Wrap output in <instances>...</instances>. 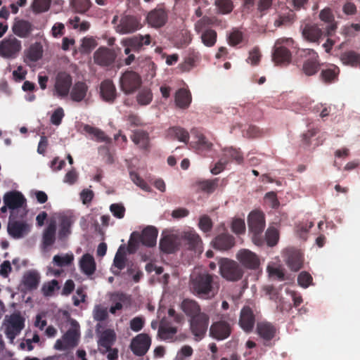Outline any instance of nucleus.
<instances>
[{
  "mask_svg": "<svg viewBox=\"0 0 360 360\" xmlns=\"http://www.w3.org/2000/svg\"><path fill=\"white\" fill-rule=\"evenodd\" d=\"M214 276L207 272L193 276L191 285L194 294L201 298H210L214 295Z\"/></svg>",
  "mask_w": 360,
  "mask_h": 360,
  "instance_id": "nucleus-1",
  "label": "nucleus"
},
{
  "mask_svg": "<svg viewBox=\"0 0 360 360\" xmlns=\"http://www.w3.org/2000/svg\"><path fill=\"white\" fill-rule=\"evenodd\" d=\"M158 231L153 226H147L140 233L134 231L131 234L128 244V251L130 253L135 252L139 245V243L147 246L153 247L156 245Z\"/></svg>",
  "mask_w": 360,
  "mask_h": 360,
  "instance_id": "nucleus-2",
  "label": "nucleus"
},
{
  "mask_svg": "<svg viewBox=\"0 0 360 360\" xmlns=\"http://www.w3.org/2000/svg\"><path fill=\"white\" fill-rule=\"evenodd\" d=\"M248 224L254 244L257 246L264 245L263 232L266 224L264 213L258 210L251 212L248 217Z\"/></svg>",
  "mask_w": 360,
  "mask_h": 360,
  "instance_id": "nucleus-3",
  "label": "nucleus"
},
{
  "mask_svg": "<svg viewBox=\"0 0 360 360\" xmlns=\"http://www.w3.org/2000/svg\"><path fill=\"white\" fill-rule=\"evenodd\" d=\"M3 200L4 203L11 210V219H23L27 215V211L22 208L26 199L20 192H7L4 194Z\"/></svg>",
  "mask_w": 360,
  "mask_h": 360,
  "instance_id": "nucleus-4",
  "label": "nucleus"
},
{
  "mask_svg": "<svg viewBox=\"0 0 360 360\" xmlns=\"http://www.w3.org/2000/svg\"><path fill=\"white\" fill-rule=\"evenodd\" d=\"M221 276L229 281H238L244 274L242 266L236 261L221 258L218 262Z\"/></svg>",
  "mask_w": 360,
  "mask_h": 360,
  "instance_id": "nucleus-5",
  "label": "nucleus"
},
{
  "mask_svg": "<svg viewBox=\"0 0 360 360\" xmlns=\"http://www.w3.org/2000/svg\"><path fill=\"white\" fill-rule=\"evenodd\" d=\"M291 38H281L276 40L272 53V60L276 65H287L291 61L292 54L285 46H291Z\"/></svg>",
  "mask_w": 360,
  "mask_h": 360,
  "instance_id": "nucleus-6",
  "label": "nucleus"
},
{
  "mask_svg": "<svg viewBox=\"0 0 360 360\" xmlns=\"http://www.w3.org/2000/svg\"><path fill=\"white\" fill-rule=\"evenodd\" d=\"M22 42L14 35H8L0 41V56L4 59L13 60L22 51Z\"/></svg>",
  "mask_w": 360,
  "mask_h": 360,
  "instance_id": "nucleus-7",
  "label": "nucleus"
},
{
  "mask_svg": "<svg viewBox=\"0 0 360 360\" xmlns=\"http://www.w3.org/2000/svg\"><path fill=\"white\" fill-rule=\"evenodd\" d=\"M210 324V316L205 313L192 317L189 319V328L196 341H200L205 336Z\"/></svg>",
  "mask_w": 360,
  "mask_h": 360,
  "instance_id": "nucleus-8",
  "label": "nucleus"
},
{
  "mask_svg": "<svg viewBox=\"0 0 360 360\" xmlns=\"http://www.w3.org/2000/svg\"><path fill=\"white\" fill-rule=\"evenodd\" d=\"M141 76L132 70L125 71L120 79L121 90L127 95L132 94L141 86Z\"/></svg>",
  "mask_w": 360,
  "mask_h": 360,
  "instance_id": "nucleus-9",
  "label": "nucleus"
},
{
  "mask_svg": "<svg viewBox=\"0 0 360 360\" xmlns=\"http://www.w3.org/2000/svg\"><path fill=\"white\" fill-rule=\"evenodd\" d=\"M299 55L305 58L302 70L307 76H312L317 73L320 69L319 55L313 49H307L299 51Z\"/></svg>",
  "mask_w": 360,
  "mask_h": 360,
  "instance_id": "nucleus-10",
  "label": "nucleus"
},
{
  "mask_svg": "<svg viewBox=\"0 0 360 360\" xmlns=\"http://www.w3.org/2000/svg\"><path fill=\"white\" fill-rule=\"evenodd\" d=\"M72 86V76L66 72H59L55 79L54 95L61 98L68 96Z\"/></svg>",
  "mask_w": 360,
  "mask_h": 360,
  "instance_id": "nucleus-11",
  "label": "nucleus"
},
{
  "mask_svg": "<svg viewBox=\"0 0 360 360\" xmlns=\"http://www.w3.org/2000/svg\"><path fill=\"white\" fill-rule=\"evenodd\" d=\"M256 330L257 335L262 339L264 346H273L271 340L276 337L277 333L275 326L267 321L258 322Z\"/></svg>",
  "mask_w": 360,
  "mask_h": 360,
  "instance_id": "nucleus-12",
  "label": "nucleus"
},
{
  "mask_svg": "<svg viewBox=\"0 0 360 360\" xmlns=\"http://www.w3.org/2000/svg\"><path fill=\"white\" fill-rule=\"evenodd\" d=\"M236 259L243 267L248 269L255 270L260 265L259 257L248 249L240 250L236 254Z\"/></svg>",
  "mask_w": 360,
  "mask_h": 360,
  "instance_id": "nucleus-13",
  "label": "nucleus"
},
{
  "mask_svg": "<svg viewBox=\"0 0 360 360\" xmlns=\"http://www.w3.org/2000/svg\"><path fill=\"white\" fill-rule=\"evenodd\" d=\"M150 344L151 340L149 335L141 333L132 340L130 347L135 355L142 356L147 353Z\"/></svg>",
  "mask_w": 360,
  "mask_h": 360,
  "instance_id": "nucleus-14",
  "label": "nucleus"
},
{
  "mask_svg": "<svg viewBox=\"0 0 360 360\" xmlns=\"http://www.w3.org/2000/svg\"><path fill=\"white\" fill-rule=\"evenodd\" d=\"M117 54L115 50L100 47L94 53V60L96 64L101 66H109L115 62Z\"/></svg>",
  "mask_w": 360,
  "mask_h": 360,
  "instance_id": "nucleus-15",
  "label": "nucleus"
},
{
  "mask_svg": "<svg viewBox=\"0 0 360 360\" xmlns=\"http://www.w3.org/2000/svg\"><path fill=\"white\" fill-rule=\"evenodd\" d=\"M231 333V326L226 321L220 320L214 322L210 328V335L217 340L228 338Z\"/></svg>",
  "mask_w": 360,
  "mask_h": 360,
  "instance_id": "nucleus-16",
  "label": "nucleus"
},
{
  "mask_svg": "<svg viewBox=\"0 0 360 360\" xmlns=\"http://www.w3.org/2000/svg\"><path fill=\"white\" fill-rule=\"evenodd\" d=\"M151 43V37L150 34H136L131 37L126 38L122 41L123 46L131 47L133 51L139 53L144 49L145 46H148Z\"/></svg>",
  "mask_w": 360,
  "mask_h": 360,
  "instance_id": "nucleus-17",
  "label": "nucleus"
},
{
  "mask_svg": "<svg viewBox=\"0 0 360 360\" xmlns=\"http://www.w3.org/2000/svg\"><path fill=\"white\" fill-rule=\"evenodd\" d=\"M140 28V23L136 18L131 15H124L121 18L120 23L116 27V31L125 34L134 32Z\"/></svg>",
  "mask_w": 360,
  "mask_h": 360,
  "instance_id": "nucleus-18",
  "label": "nucleus"
},
{
  "mask_svg": "<svg viewBox=\"0 0 360 360\" xmlns=\"http://www.w3.org/2000/svg\"><path fill=\"white\" fill-rule=\"evenodd\" d=\"M17 219H11L8 224V233L13 238H21L30 231L29 225L26 222L19 221Z\"/></svg>",
  "mask_w": 360,
  "mask_h": 360,
  "instance_id": "nucleus-19",
  "label": "nucleus"
},
{
  "mask_svg": "<svg viewBox=\"0 0 360 360\" xmlns=\"http://www.w3.org/2000/svg\"><path fill=\"white\" fill-rule=\"evenodd\" d=\"M255 324V316L250 307H244L240 311L239 325L245 333H251Z\"/></svg>",
  "mask_w": 360,
  "mask_h": 360,
  "instance_id": "nucleus-20",
  "label": "nucleus"
},
{
  "mask_svg": "<svg viewBox=\"0 0 360 360\" xmlns=\"http://www.w3.org/2000/svg\"><path fill=\"white\" fill-rule=\"evenodd\" d=\"M304 258L302 252L293 248L286 250V264L290 270L298 271L303 266Z\"/></svg>",
  "mask_w": 360,
  "mask_h": 360,
  "instance_id": "nucleus-21",
  "label": "nucleus"
},
{
  "mask_svg": "<svg viewBox=\"0 0 360 360\" xmlns=\"http://www.w3.org/2000/svg\"><path fill=\"white\" fill-rule=\"evenodd\" d=\"M147 21L153 27H161L167 21V13L164 8H155L148 14Z\"/></svg>",
  "mask_w": 360,
  "mask_h": 360,
  "instance_id": "nucleus-22",
  "label": "nucleus"
},
{
  "mask_svg": "<svg viewBox=\"0 0 360 360\" xmlns=\"http://www.w3.org/2000/svg\"><path fill=\"white\" fill-rule=\"evenodd\" d=\"M24 319L20 315H12L6 330V336L13 340L24 328Z\"/></svg>",
  "mask_w": 360,
  "mask_h": 360,
  "instance_id": "nucleus-23",
  "label": "nucleus"
},
{
  "mask_svg": "<svg viewBox=\"0 0 360 360\" xmlns=\"http://www.w3.org/2000/svg\"><path fill=\"white\" fill-rule=\"evenodd\" d=\"M100 94L105 102L112 103L115 101L117 97V90L112 80L105 79L101 83Z\"/></svg>",
  "mask_w": 360,
  "mask_h": 360,
  "instance_id": "nucleus-24",
  "label": "nucleus"
},
{
  "mask_svg": "<svg viewBox=\"0 0 360 360\" xmlns=\"http://www.w3.org/2000/svg\"><path fill=\"white\" fill-rule=\"evenodd\" d=\"M180 308L189 319L202 312L198 302L188 298L183 300L180 304Z\"/></svg>",
  "mask_w": 360,
  "mask_h": 360,
  "instance_id": "nucleus-25",
  "label": "nucleus"
},
{
  "mask_svg": "<svg viewBox=\"0 0 360 360\" xmlns=\"http://www.w3.org/2000/svg\"><path fill=\"white\" fill-rule=\"evenodd\" d=\"M12 30L14 34L20 38H27L30 34L32 30V24L25 20H15Z\"/></svg>",
  "mask_w": 360,
  "mask_h": 360,
  "instance_id": "nucleus-26",
  "label": "nucleus"
},
{
  "mask_svg": "<svg viewBox=\"0 0 360 360\" xmlns=\"http://www.w3.org/2000/svg\"><path fill=\"white\" fill-rule=\"evenodd\" d=\"M234 245V238L228 233H222L217 236L213 241L214 248L219 250H228L233 247Z\"/></svg>",
  "mask_w": 360,
  "mask_h": 360,
  "instance_id": "nucleus-27",
  "label": "nucleus"
},
{
  "mask_svg": "<svg viewBox=\"0 0 360 360\" xmlns=\"http://www.w3.org/2000/svg\"><path fill=\"white\" fill-rule=\"evenodd\" d=\"M177 333V328L170 326L169 323L162 319L158 329V336L163 340H172Z\"/></svg>",
  "mask_w": 360,
  "mask_h": 360,
  "instance_id": "nucleus-28",
  "label": "nucleus"
},
{
  "mask_svg": "<svg viewBox=\"0 0 360 360\" xmlns=\"http://www.w3.org/2000/svg\"><path fill=\"white\" fill-rule=\"evenodd\" d=\"M79 268L86 276L93 275L96 269L94 258L89 253L84 254L79 260Z\"/></svg>",
  "mask_w": 360,
  "mask_h": 360,
  "instance_id": "nucleus-29",
  "label": "nucleus"
},
{
  "mask_svg": "<svg viewBox=\"0 0 360 360\" xmlns=\"http://www.w3.org/2000/svg\"><path fill=\"white\" fill-rule=\"evenodd\" d=\"M89 86L84 82H77L72 86L70 98L73 101L81 102L83 101L88 92Z\"/></svg>",
  "mask_w": 360,
  "mask_h": 360,
  "instance_id": "nucleus-30",
  "label": "nucleus"
},
{
  "mask_svg": "<svg viewBox=\"0 0 360 360\" xmlns=\"http://www.w3.org/2000/svg\"><path fill=\"white\" fill-rule=\"evenodd\" d=\"M132 141L141 150L148 151L150 149V139L148 133L143 130L134 131L131 136Z\"/></svg>",
  "mask_w": 360,
  "mask_h": 360,
  "instance_id": "nucleus-31",
  "label": "nucleus"
},
{
  "mask_svg": "<svg viewBox=\"0 0 360 360\" xmlns=\"http://www.w3.org/2000/svg\"><path fill=\"white\" fill-rule=\"evenodd\" d=\"M192 97L189 90L179 89L175 94V103L181 109H187L191 103Z\"/></svg>",
  "mask_w": 360,
  "mask_h": 360,
  "instance_id": "nucleus-32",
  "label": "nucleus"
},
{
  "mask_svg": "<svg viewBox=\"0 0 360 360\" xmlns=\"http://www.w3.org/2000/svg\"><path fill=\"white\" fill-rule=\"evenodd\" d=\"M184 239L187 242L188 248L195 251H201L202 240L200 236L193 230L184 233Z\"/></svg>",
  "mask_w": 360,
  "mask_h": 360,
  "instance_id": "nucleus-33",
  "label": "nucleus"
},
{
  "mask_svg": "<svg viewBox=\"0 0 360 360\" xmlns=\"http://www.w3.org/2000/svg\"><path fill=\"white\" fill-rule=\"evenodd\" d=\"M56 224L55 222H51L45 229L42 236V245L44 248H47L56 241Z\"/></svg>",
  "mask_w": 360,
  "mask_h": 360,
  "instance_id": "nucleus-34",
  "label": "nucleus"
},
{
  "mask_svg": "<svg viewBox=\"0 0 360 360\" xmlns=\"http://www.w3.org/2000/svg\"><path fill=\"white\" fill-rule=\"evenodd\" d=\"M83 130L86 134L93 136V138L98 142L111 143V139L105 135V132L101 129L92 127L89 124H84Z\"/></svg>",
  "mask_w": 360,
  "mask_h": 360,
  "instance_id": "nucleus-35",
  "label": "nucleus"
},
{
  "mask_svg": "<svg viewBox=\"0 0 360 360\" xmlns=\"http://www.w3.org/2000/svg\"><path fill=\"white\" fill-rule=\"evenodd\" d=\"M40 281V276L35 271H30L23 276V284L27 290H32L37 288Z\"/></svg>",
  "mask_w": 360,
  "mask_h": 360,
  "instance_id": "nucleus-36",
  "label": "nucleus"
},
{
  "mask_svg": "<svg viewBox=\"0 0 360 360\" xmlns=\"http://www.w3.org/2000/svg\"><path fill=\"white\" fill-rule=\"evenodd\" d=\"M167 136L172 139H177L179 141L187 143L189 140V134L181 127H169L167 131Z\"/></svg>",
  "mask_w": 360,
  "mask_h": 360,
  "instance_id": "nucleus-37",
  "label": "nucleus"
},
{
  "mask_svg": "<svg viewBox=\"0 0 360 360\" xmlns=\"http://www.w3.org/2000/svg\"><path fill=\"white\" fill-rule=\"evenodd\" d=\"M43 55L42 45L35 42L30 45L25 52V57L31 62H37L41 58Z\"/></svg>",
  "mask_w": 360,
  "mask_h": 360,
  "instance_id": "nucleus-38",
  "label": "nucleus"
},
{
  "mask_svg": "<svg viewBox=\"0 0 360 360\" xmlns=\"http://www.w3.org/2000/svg\"><path fill=\"white\" fill-rule=\"evenodd\" d=\"M339 73V68L336 65H331L326 69L322 70L320 77L323 82L330 84L338 79Z\"/></svg>",
  "mask_w": 360,
  "mask_h": 360,
  "instance_id": "nucleus-39",
  "label": "nucleus"
},
{
  "mask_svg": "<svg viewBox=\"0 0 360 360\" xmlns=\"http://www.w3.org/2000/svg\"><path fill=\"white\" fill-rule=\"evenodd\" d=\"M340 60L345 65L356 67L360 65V54L354 51H347L340 55Z\"/></svg>",
  "mask_w": 360,
  "mask_h": 360,
  "instance_id": "nucleus-40",
  "label": "nucleus"
},
{
  "mask_svg": "<svg viewBox=\"0 0 360 360\" xmlns=\"http://www.w3.org/2000/svg\"><path fill=\"white\" fill-rule=\"evenodd\" d=\"M115 333L113 330L107 329L104 330L98 340V345L105 349H110L115 341Z\"/></svg>",
  "mask_w": 360,
  "mask_h": 360,
  "instance_id": "nucleus-41",
  "label": "nucleus"
},
{
  "mask_svg": "<svg viewBox=\"0 0 360 360\" xmlns=\"http://www.w3.org/2000/svg\"><path fill=\"white\" fill-rule=\"evenodd\" d=\"M320 19L327 23H328L326 27V33L328 35H332L333 32H334L336 25L330 23L333 20V15L330 11V8H324L320 12L319 14Z\"/></svg>",
  "mask_w": 360,
  "mask_h": 360,
  "instance_id": "nucleus-42",
  "label": "nucleus"
},
{
  "mask_svg": "<svg viewBox=\"0 0 360 360\" xmlns=\"http://www.w3.org/2000/svg\"><path fill=\"white\" fill-rule=\"evenodd\" d=\"M219 181V178H214L213 179H207L198 181L197 185L198 186V189L201 191L207 193H212L218 187Z\"/></svg>",
  "mask_w": 360,
  "mask_h": 360,
  "instance_id": "nucleus-43",
  "label": "nucleus"
},
{
  "mask_svg": "<svg viewBox=\"0 0 360 360\" xmlns=\"http://www.w3.org/2000/svg\"><path fill=\"white\" fill-rule=\"evenodd\" d=\"M323 32L315 25H306L302 31V34L307 39L315 41L322 35Z\"/></svg>",
  "mask_w": 360,
  "mask_h": 360,
  "instance_id": "nucleus-44",
  "label": "nucleus"
},
{
  "mask_svg": "<svg viewBox=\"0 0 360 360\" xmlns=\"http://www.w3.org/2000/svg\"><path fill=\"white\" fill-rule=\"evenodd\" d=\"M202 43L207 47H212L215 45L217 39V33L212 29H207L201 33Z\"/></svg>",
  "mask_w": 360,
  "mask_h": 360,
  "instance_id": "nucleus-45",
  "label": "nucleus"
},
{
  "mask_svg": "<svg viewBox=\"0 0 360 360\" xmlns=\"http://www.w3.org/2000/svg\"><path fill=\"white\" fill-rule=\"evenodd\" d=\"M72 221L68 217H63L60 221L58 238L59 240H65L71 233Z\"/></svg>",
  "mask_w": 360,
  "mask_h": 360,
  "instance_id": "nucleus-46",
  "label": "nucleus"
},
{
  "mask_svg": "<svg viewBox=\"0 0 360 360\" xmlns=\"http://www.w3.org/2000/svg\"><path fill=\"white\" fill-rule=\"evenodd\" d=\"M79 333L77 329L70 328L63 335V339L67 346L71 349L78 345Z\"/></svg>",
  "mask_w": 360,
  "mask_h": 360,
  "instance_id": "nucleus-47",
  "label": "nucleus"
},
{
  "mask_svg": "<svg viewBox=\"0 0 360 360\" xmlns=\"http://www.w3.org/2000/svg\"><path fill=\"white\" fill-rule=\"evenodd\" d=\"M214 6L217 13L223 15L231 13L234 8L231 0H215Z\"/></svg>",
  "mask_w": 360,
  "mask_h": 360,
  "instance_id": "nucleus-48",
  "label": "nucleus"
},
{
  "mask_svg": "<svg viewBox=\"0 0 360 360\" xmlns=\"http://www.w3.org/2000/svg\"><path fill=\"white\" fill-rule=\"evenodd\" d=\"M153 100V93L149 88L143 87L139 91L136 101L141 105H146L150 103Z\"/></svg>",
  "mask_w": 360,
  "mask_h": 360,
  "instance_id": "nucleus-49",
  "label": "nucleus"
},
{
  "mask_svg": "<svg viewBox=\"0 0 360 360\" xmlns=\"http://www.w3.org/2000/svg\"><path fill=\"white\" fill-rule=\"evenodd\" d=\"M196 139L195 146L198 150L205 152L212 150L213 144L202 134H197Z\"/></svg>",
  "mask_w": 360,
  "mask_h": 360,
  "instance_id": "nucleus-50",
  "label": "nucleus"
},
{
  "mask_svg": "<svg viewBox=\"0 0 360 360\" xmlns=\"http://www.w3.org/2000/svg\"><path fill=\"white\" fill-rule=\"evenodd\" d=\"M295 21V14L290 11L287 14L280 15L274 21L276 27H287L291 25Z\"/></svg>",
  "mask_w": 360,
  "mask_h": 360,
  "instance_id": "nucleus-51",
  "label": "nucleus"
},
{
  "mask_svg": "<svg viewBox=\"0 0 360 360\" xmlns=\"http://www.w3.org/2000/svg\"><path fill=\"white\" fill-rule=\"evenodd\" d=\"M278 233L274 228H269L264 235V245L269 247L276 245L278 241Z\"/></svg>",
  "mask_w": 360,
  "mask_h": 360,
  "instance_id": "nucleus-52",
  "label": "nucleus"
},
{
  "mask_svg": "<svg viewBox=\"0 0 360 360\" xmlns=\"http://www.w3.org/2000/svg\"><path fill=\"white\" fill-rule=\"evenodd\" d=\"M74 260V255L71 254H65L64 255H55L53 258V262L58 266L63 267L69 266Z\"/></svg>",
  "mask_w": 360,
  "mask_h": 360,
  "instance_id": "nucleus-53",
  "label": "nucleus"
},
{
  "mask_svg": "<svg viewBox=\"0 0 360 360\" xmlns=\"http://www.w3.org/2000/svg\"><path fill=\"white\" fill-rule=\"evenodd\" d=\"M160 248L165 253H172L175 251L176 246L170 237L165 236L160 241Z\"/></svg>",
  "mask_w": 360,
  "mask_h": 360,
  "instance_id": "nucleus-54",
  "label": "nucleus"
},
{
  "mask_svg": "<svg viewBox=\"0 0 360 360\" xmlns=\"http://www.w3.org/2000/svg\"><path fill=\"white\" fill-rule=\"evenodd\" d=\"M59 283L57 280H52L49 282L44 283L41 288V292L44 296H51L54 291L59 289Z\"/></svg>",
  "mask_w": 360,
  "mask_h": 360,
  "instance_id": "nucleus-55",
  "label": "nucleus"
},
{
  "mask_svg": "<svg viewBox=\"0 0 360 360\" xmlns=\"http://www.w3.org/2000/svg\"><path fill=\"white\" fill-rule=\"evenodd\" d=\"M212 24V20L207 17L203 16L202 18L198 20L195 24V31L198 34H201L205 30L209 29L208 26Z\"/></svg>",
  "mask_w": 360,
  "mask_h": 360,
  "instance_id": "nucleus-56",
  "label": "nucleus"
},
{
  "mask_svg": "<svg viewBox=\"0 0 360 360\" xmlns=\"http://www.w3.org/2000/svg\"><path fill=\"white\" fill-rule=\"evenodd\" d=\"M224 155L225 157L224 159H226L228 160L229 159L233 160L238 164H240L243 160V155L240 153V151L232 148L226 149L224 150Z\"/></svg>",
  "mask_w": 360,
  "mask_h": 360,
  "instance_id": "nucleus-57",
  "label": "nucleus"
},
{
  "mask_svg": "<svg viewBox=\"0 0 360 360\" xmlns=\"http://www.w3.org/2000/svg\"><path fill=\"white\" fill-rule=\"evenodd\" d=\"M123 246L118 249L113 261L114 266L119 270H122L125 267L126 257L124 252H122Z\"/></svg>",
  "mask_w": 360,
  "mask_h": 360,
  "instance_id": "nucleus-58",
  "label": "nucleus"
},
{
  "mask_svg": "<svg viewBox=\"0 0 360 360\" xmlns=\"http://www.w3.org/2000/svg\"><path fill=\"white\" fill-rule=\"evenodd\" d=\"M96 46V41L92 38L84 37L79 47V51L82 53H90Z\"/></svg>",
  "mask_w": 360,
  "mask_h": 360,
  "instance_id": "nucleus-59",
  "label": "nucleus"
},
{
  "mask_svg": "<svg viewBox=\"0 0 360 360\" xmlns=\"http://www.w3.org/2000/svg\"><path fill=\"white\" fill-rule=\"evenodd\" d=\"M312 281H313V278L311 276V274L309 273H308L307 271H302L299 274V275L297 276L298 284L304 288H307L310 285H311Z\"/></svg>",
  "mask_w": 360,
  "mask_h": 360,
  "instance_id": "nucleus-60",
  "label": "nucleus"
},
{
  "mask_svg": "<svg viewBox=\"0 0 360 360\" xmlns=\"http://www.w3.org/2000/svg\"><path fill=\"white\" fill-rule=\"evenodd\" d=\"M72 6L77 13H85L90 7L89 0H72Z\"/></svg>",
  "mask_w": 360,
  "mask_h": 360,
  "instance_id": "nucleus-61",
  "label": "nucleus"
},
{
  "mask_svg": "<svg viewBox=\"0 0 360 360\" xmlns=\"http://www.w3.org/2000/svg\"><path fill=\"white\" fill-rule=\"evenodd\" d=\"M129 174L131 181L141 189L146 191H150L149 185L136 172H131Z\"/></svg>",
  "mask_w": 360,
  "mask_h": 360,
  "instance_id": "nucleus-62",
  "label": "nucleus"
},
{
  "mask_svg": "<svg viewBox=\"0 0 360 360\" xmlns=\"http://www.w3.org/2000/svg\"><path fill=\"white\" fill-rule=\"evenodd\" d=\"M198 226L205 233L210 232L212 228V221L207 215H203L200 217Z\"/></svg>",
  "mask_w": 360,
  "mask_h": 360,
  "instance_id": "nucleus-63",
  "label": "nucleus"
},
{
  "mask_svg": "<svg viewBox=\"0 0 360 360\" xmlns=\"http://www.w3.org/2000/svg\"><path fill=\"white\" fill-rule=\"evenodd\" d=\"M231 230L236 234H242L245 231V224L243 219H234L231 223Z\"/></svg>",
  "mask_w": 360,
  "mask_h": 360,
  "instance_id": "nucleus-64",
  "label": "nucleus"
}]
</instances>
